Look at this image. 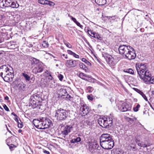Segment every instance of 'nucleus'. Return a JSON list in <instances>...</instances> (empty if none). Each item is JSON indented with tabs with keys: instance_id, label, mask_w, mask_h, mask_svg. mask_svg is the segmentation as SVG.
<instances>
[{
	"instance_id": "1",
	"label": "nucleus",
	"mask_w": 154,
	"mask_h": 154,
	"mask_svg": "<svg viewBox=\"0 0 154 154\" xmlns=\"http://www.w3.org/2000/svg\"><path fill=\"white\" fill-rule=\"evenodd\" d=\"M100 144L105 149H112L114 146V141L112 136L108 134H103L100 137Z\"/></svg>"
},
{
	"instance_id": "2",
	"label": "nucleus",
	"mask_w": 154,
	"mask_h": 154,
	"mask_svg": "<svg viewBox=\"0 0 154 154\" xmlns=\"http://www.w3.org/2000/svg\"><path fill=\"white\" fill-rule=\"evenodd\" d=\"M136 66L138 74L141 79L147 75V73L150 72L147 69L146 63H139L136 64Z\"/></svg>"
},
{
	"instance_id": "3",
	"label": "nucleus",
	"mask_w": 154,
	"mask_h": 154,
	"mask_svg": "<svg viewBox=\"0 0 154 154\" xmlns=\"http://www.w3.org/2000/svg\"><path fill=\"white\" fill-rule=\"evenodd\" d=\"M98 122L102 127L109 128L112 125V119L111 117L110 116L100 118L98 120Z\"/></svg>"
},
{
	"instance_id": "4",
	"label": "nucleus",
	"mask_w": 154,
	"mask_h": 154,
	"mask_svg": "<svg viewBox=\"0 0 154 154\" xmlns=\"http://www.w3.org/2000/svg\"><path fill=\"white\" fill-rule=\"evenodd\" d=\"M55 116L58 120L66 121L68 119V112L66 110L61 108L55 110Z\"/></svg>"
},
{
	"instance_id": "5",
	"label": "nucleus",
	"mask_w": 154,
	"mask_h": 154,
	"mask_svg": "<svg viewBox=\"0 0 154 154\" xmlns=\"http://www.w3.org/2000/svg\"><path fill=\"white\" fill-rule=\"evenodd\" d=\"M102 55L103 57L105 59L107 63L110 66H114L116 64V61L111 55L104 52L102 53Z\"/></svg>"
},
{
	"instance_id": "6",
	"label": "nucleus",
	"mask_w": 154,
	"mask_h": 154,
	"mask_svg": "<svg viewBox=\"0 0 154 154\" xmlns=\"http://www.w3.org/2000/svg\"><path fill=\"white\" fill-rule=\"evenodd\" d=\"M80 107V113L82 116L87 115L91 110L90 108L84 103H81Z\"/></svg>"
},
{
	"instance_id": "7",
	"label": "nucleus",
	"mask_w": 154,
	"mask_h": 154,
	"mask_svg": "<svg viewBox=\"0 0 154 154\" xmlns=\"http://www.w3.org/2000/svg\"><path fill=\"white\" fill-rule=\"evenodd\" d=\"M119 109L121 112H124L131 110V105L129 103L124 102L118 105Z\"/></svg>"
},
{
	"instance_id": "8",
	"label": "nucleus",
	"mask_w": 154,
	"mask_h": 154,
	"mask_svg": "<svg viewBox=\"0 0 154 154\" xmlns=\"http://www.w3.org/2000/svg\"><path fill=\"white\" fill-rule=\"evenodd\" d=\"M73 129V125L71 124L70 125H66V126H62L61 127V134L66 136Z\"/></svg>"
},
{
	"instance_id": "9",
	"label": "nucleus",
	"mask_w": 154,
	"mask_h": 154,
	"mask_svg": "<svg viewBox=\"0 0 154 154\" xmlns=\"http://www.w3.org/2000/svg\"><path fill=\"white\" fill-rule=\"evenodd\" d=\"M43 117H41L38 119H34L33 123L35 127L39 129H44Z\"/></svg>"
},
{
	"instance_id": "10",
	"label": "nucleus",
	"mask_w": 154,
	"mask_h": 154,
	"mask_svg": "<svg viewBox=\"0 0 154 154\" xmlns=\"http://www.w3.org/2000/svg\"><path fill=\"white\" fill-rule=\"evenodd\" d=\"M131 47L129 45H120L119 47V51L120 54L123 56L128 53L129 50Z\"/></svg>"
},
{
	"instance_id": "11",
	"label": "nucleus",
	"mask_w": 154,
	"mask_h": 154,
	"mask_svg": "<svg viewBox=\"0 0 154 154\" xmlns=\"http://www.w3.org/2000/svg\"><path fill=\"white\" fill-rule=\"evenodd\" d=\"M29 106L31 107L33 109L37 108L39 109H41V106L42 105L41 104V102L38 100H31L29 103Z\"/></svg>"
},
{
	"instance_id": "12",
	"label": "nucleus",
	"mask_w": 154,
	"mask_h": 154,
	"mask_svg": "<svg viewBox=\"0 0 154 154\" xmlns=\"http://www.w3.org/2000/svg\"><path fill=\"white\" fill-rule=\"evenodd\" d=\"M129 51L127 53L125 56L126 58L129 60L134 59L136 57L135 51L131 47Z\"/></svg>"
},
{
	"instance_id": "13",
	"label": "nucleus",
	"mask_w": 154,
	"mask_h": 154,
	"mask_svg": "<svg viewBox=\"0 0 154 154\" xmlns=\"http://www.w3.org/2000/svg\"><path fill=\"white\" fill-rule=\"evenodd\" d=\"M7 74L3 78V80L6 82H8L10 80V78L12 79L13 78L14 75L13 74L14 71L12 68L11 69H10L8 67V70H7Z\"/></svg>"
},
{
	"instance_id": "14",
	"label": "nucleus",
	"mask_w": 154,
	"mask_h": 154,
	"mask_svg": "<svg viewBox=\"0 0 154 154\" xmlns=\"http://www.w3.org/2000/svg\"><path fill=\"white\" fill-rule=\"evenodd\" d=\"M7 7H10L12 8H17L19 6L17 1L15 0H7L6 3Z\"/></svg>"
},
{
	"instance_id": "15",
	"label": "nucleus",
	"mask_w": 154,
	"mask_h": 154,
	"mask_svg": "<svg viewBox=\"0 0 154 154\" xmlns=\"http://www.w3.org/2000/svg\"><path fill=\"white\" fill-rule=\"evenodd\" d=\"M147 75H146L142 80L145 82H147L148 83L154 84V77H151V74L150 72L147 73Z\"/></svg>"
},
{
	"instance_id": "16",
	"label": "nucleus",
	"mask_w": 154,
	"mask_h": 154,
	"mask_svg": "<svg viewBox=\"0 0 154 154\" xmlns=\"http://www.w3.org/2000/svg\"><path fill=\"white\" fill-rule=\"evenodd\" d=\"M88 144V150L91 153H94L96 152L95 150L98 148L99 145L98 144L93 143L89 141Z\"/></svg>"
},
{
	"instance_id": "17",
	"label": "nucleus",
	"mask_w": 154,
	"mask_h": 154,
	"mask_svg": "<svg viewBox=\"0 0 154 154\" xmlns=\"http://www.w3.org/2000/svg\"><path fill=\"white\" fill-rule=\"evenodd\" d=\"M77 62L78 61L72 60H67L65 65L68 68L73 67L76 66Z\"/></svg>"
},
{
	"instance_id": "18",
	"label": "nucleus",
	"mask_w": 154,
	"mask_h": 154,
	"mask_svg": "<svg viewBox=\"0 0 154 154\" xmlns=\"http://www.w3.org/2000/svg\"><path fill=\"white\" fill-rule=\"evenodd\" d=\"M7 70L8 67L6 65H2L0 67V70L2 71L1 72V76L3 79L4 77L3 76V75H4V77L5 76L6 74H7Z\"/></svg>"
},
{
	"instance_id": "19",
	"label": "nucleus",
	"mask_w": 154,
	"mask_h": 154,
	"mask_svg": "<svg viewBox=\"0 0 154 154\" xmlns=\"http://www.w3.org/2000/svg\"><path fill=\"white\" fill-rule=\"evenodd\" d=\"M44 129L48 128L50 126L51 121L48 119L43 117Z\"/></svg>"
},
{
	"instance_id": "20",
	"label": "nucleus",
	"mask_w": 154,
	"mask_h": 154,
	"mask_svg": "<svg viewBox=\"0 0 154 154\" xmlns=\"http://www.w3.org/2000/svg\"><path fill=\"white\" fill-rule=\"evenodd\" d=\"M7 46L10 49H14L18 47L17 44L14 42H10L7 43Z\"/></svg>"
},
{
	"instance_id": "21",
	"label": "nucleus",
	"mask_w": 154,
	"mask_h": 154,
	"mask_svg": "<svg viewBox=\"0 0 154 154\" xmlns=\"http://www.w3.org/2000/svg\"><path fill=\"white\" fill-rule=\"evenodd\" d=\"M43 70V68L42 66H38L37 67H35L33 69V73L37 74L38 73L41 72Z\"/></svg>"
},
{
	"instance_id": "22",
	"label": "nucleus",
	"mask_w": 154,
	"mask_h": 154,
	"mask_svg": "<svg viewBox=\"0 0 154 154\" xmlns=\"http://www.w3.org/2000/svg\"><path fill=\"white\" fill-rule=\"evenodd\" d=\"M60 95H61L62 96H65L67 95V97H66L67 98H71V97L68 94L66 90L65 89H60Z\"/></svg>"
},
{
	"instance_id": "23",
	"label": "nucleus",
	"mask_w": 154,
	"mask_h": 154,
	"mask_svg": "<svg viewBox=\"0 0 154 154\" xmlns=\"http://www.w3.org/2000/svg\"><path fill=\"white\" fill-rule=\"evenodd\" d=\"M123 151L120 149H113L112 151V154H123Z\"/></svg>"
},
{
	"instance_id": "24",
	"label": "nucleus",
	"mask_w": 154,
	"mask_h": 154,
	"mask_svg": "<svg viewBox=\"0 0 154 154\" xmlns=\"http://www.w3.org/2000/svg\"><path fill=\"white\" fill-rule=\"evenodd\" d=\"M95 2L99 5H103L106 4V0H95Z\"/></svg>"
},
{
	"instance_id": "25",
	"label": "nucleus",
	"mask_w": 154,
	"mask_h": 154,
	"mask_svg": "<svg viewBox=\"0 0 154 154\" xmlns=\"http://www.w3.org/2000/svg\"><path fill=\"white\" fill-rule=\"evenodd\" d=\"M6 3L7 0H0V8H3L7 7Z\"/></svg>"
},
{
	"instance_id": "26",
	"label": "nucleus",
	"mask_w": 154,
	"mask_h": 154,
	"mask_svg": "<svg viewBox=\"0 0 154 154\" xmlns=\"http://www.w3.org/2000/svg\"><path fill=\"white\" fill-rule=\"evenodd\" d=\"M135 89L136 90V91L141 95L146 101H148V100L145 95L142 91L137 89L135 88Z\"/></svg>"
},
{
	"instance_id": "27",
	"label": "nucleus",
	"mask_w": 154,
	"mask_h": 154,
	"mask_svg": "<svg viewBox=\"0 0 154 154\" xmlns=\"http://www.w3.org/2000/svg\"><path fill=\"white\" fill-rule=\"evenodd\" d=\"M79 76L81 78L85 80H86V79H85V77L90 78L89 75H87L82 72L79 74Z\"/></svg>"
},
{
	"instance_id": "28",
	"label": "nucleus",
	"mask_w": 154,
	"mask_h": 154,
	"mask_svg": "<svg viewBox=\"0 0 154 154\" xmlns=\"http://www.w3.org/2000/svg\"><path fill=\"white\" fill-rule=\"evenodd\" d=\"M26 85L23 83H20L17 85L18 89L20 90H24Z\"/></svg>"
},
{
	"instance_id": "29",
	"label": "nucleus",
	"mask_w": 154,
	"mask_h": 154,
	"mask_svg": "<svg viewBox=\"0 0 154 154\" xmlns=\"http://www.w3.org/2000/svg\"><path fill=\"white\" fill-rule=\"evenodd\" d=\"M67 52L69 54L72 55L75 58H79V56L78 55L76 54L75 53L72 51H71L70 50H67Z\"/></svg>"
},
{
	"instance_id": "30",
	"label": "nucleus",
	"mask_w": 154,
	"mask_h": 154,
	"mask_svg": "<svg viewBox=\"0 0 154 154\" xmlns=\"http://www.w3.org/2000/svg\"><path fill=\"white\" fill-rule=\"evenodd\" d=\"M81 138L80 137H78L76 138H74L71 140L70 142L71 143H75L78 142H80L81 141Z\"/></svg>"
},
{
	"instance_id": "31",
	"label": "nucleus",
	"mask_w": 154,
	"mask_h": 154,
	"mask_svg": "<svg viewBox=\"0 0 154 154\" xmlns=\"http://www.w3.org/2000/svg\"><path fill=\"white\" fill-rule=\"evenodd\" d=\"M44 80V79H41V81L40 82V86L42 88H45L47 87V82L46 81L43 82H42V81Z\"/></svg>"
},
{
	"instance_id": "32",
	"label": "nucleus",
	"mask_w": 154,
	"mask_h": 154,
	"mask_svg": "<svg viewBox=\"0 0 154 154\" xmlns=\"http://www.w3.org/2000/svg\"><path fill=\"white\" fill-rule=\"evenodd\" d=\"M87 32L89 35L91 37H92L94 38H95L96 37V35L97 34V33L93 32L91 30H88Z\"/></svg>"
},
{
	"instance_id": "33",
	"label": "nucleus",
	"mask_w": 154,
	"mask_h": 154,
	"mask_svg": "<svg viewBox=\"0 0 154 154\" xmlns=\"http://www.w3.org/2000/svg\"><path fill=\"white\" fill-rule=\"evenodd\" d=\"M31 59H32V60H31V64L32 65L37 64L39 62V60H38L35 58L32 57Z\"/></svg>"
},
{
	"instance_id": "34",
	"label": "nucleus",
	"mask_w": 154,
	"mask_h": 154,
	"mask_svg": "<svg viewBox=\"0 0 154 154\" xmlns=\"http://www.w3.org/2000/svg\"><path fill=\"white\" fill-rule=\"evenodd\" d=\"M50 83L48 84L47 87L49 88H53L55 87V82L54 81L50 82Z\"/></svg>"
},
{
	"instance_id": "35",
	"label": "nucleus",
	"mask_w": 154,
	"mask_h": 154,
	"mask_svg": "<svg viewBox=\"0 0 154 154\" xmlns=\"http://www.w3.org/2000/svg\"><path fill=\"white\" fill-rule=\"evenodd\" d=\"M79 66L80 68L83 69L85 71H87V68L86 67V66L85 65H84L83 63H80L79 64Z\"/></svg>"
},
{
	"instance_id": "36",
	"label": "nucleus",
	"mask_w": 154,
	"mask_h": 154,
	"mask_svg": "<svg viewBox=\"0 0 154 154\" xmlns=\"http://www.w3.org/2000/svg\"><path fill=\"white\" fill-rule=\"evenodd\" d=\"M23 76L25 78L26 80L29 81L30 80V77L27 74L24 73H23Z\"/></svg>"
},
{
	"instance_id": "37",
	"label": "nucleus",
	"mask_w": 154,
	"mask_h": 154,
	"mask_svg": "<svg viewBox=\"0 0 154 154\" xmlns=\"http://www.w3.org/2000/svg\"><path fill=\"white\" fill-rule=\"evenodd\" d=\"M125 72L131 74H133L134 73V70L131 69H127Z\"/></svg>"
},
{
	"instance_id": "38",
	"label": "nucleus",
	"mask_w": 154,
	"mask_h": 154,
	"mask_svg": "<svg viewBox=\"0 0 154 154\" xmlns=\"http://www.w3.org/2000/svg\"><path fill=\"white\" fill-rule=\"evenodd\" d=\"M42 45L44 48L48 47L49 46V44L48 42L46 41H44L42 43Z\"/></svg>"
},
{
	"instance_id": "39",
	"label": "nucleus",
	"mask_w": 154,
	"mask_h": 154,
	"mask_svg": "<svg viewBox=\"0 0 154 154\" xmlns=\"http://www.w3.org/2000/svg\"><path fill=\"white\" fill-rule=\"evenodd\" d=\"M82 61L83 62H85L89 66H91V63L88 61L85 58H82Z\"/></svg>"
},
{
	"instance_id": "40",
	"label": "nucleus",
	"mask_w": 154,
	"mask_h": 154,
	"mask_svg": "<svg viewBox=\"0 0 154 154\" xmlns=\"http://www.w3.org/2000/svg\"><path fill=\"white\" fill-rule=\"evenodd\" d=\"M33 98L35 100H38L39 101L40 99L41 98L40 95L38 94L34 95Z\"/></svg>"
},
{
	"instance_id": "41",
	"label": "nucleus",
	"mask_w": 154,
	"mask_h": 154,
	"mask_svg": "<svg viewBox=\"0 0 154 154\" xmlns=\"http://www.w3.org/2000/svg\"><path fill=\"white\" fill-rule=\"evenodd\" d=\"M140 107V105L137 104L136 106L133 108V110L134 112H137L138 111L139 108Z\"/></svg>"
},
{
	"instance_id": "42",
	"label": "nucleus",
	"mask_w": 154,
	"mask_h": 154,
	"mask_svg": "<svg viewBox=\"0 0 154 154\" xmlns=\"http://www.w3.org/2000/svg\"><path fill=\"white\" fill-rule=\"evenodd\" d=\"M95 38L100 40H101L103 39V37L98 33H97L96 35Z\"/></svg>"
},
{
	"instance_id": "43",
	"label": "nucleus",
	"mask_w": 154,
	"mask_h": 154,
	"mask_svg": "<svg viewBox=\"0 0 154 154\" xmlns=\"http://www.w3.org/2000/svg\"><path fill=\"white\" fill-rule=\"evenodd\" d=\"M47 0H39L38 3L42 4H47Z\"/></svg>"
},
{
	"instance_id": "44",
	"label": "nucleus",
	"mask_w": 154,
	"mask_h": 154,
	"mask_svg": "<svg viewBox=\"0 0 154 154\" xmlns=\"http://www.w3.org/2000/svg\"><path fill=\"white\" fill-rule=\"evenodd\" d=\"M64 44L68 48H71L72 46L69 42H67L66 41H65L64 42Z\"/></svg>"
},
{
	"instance_id": "45",
	"label": "nucleus",
	"mask_w": 154,
	"mask_h": 154,
	"mask_svg": "<svg viewBox=\"0 0 154 154\" xmlns=\"http://www.w3.org/2000/svg\"><path fill=\"white\" fill-rule=\"evenodd\" d=\"M47 4L48 5L50 6H54L55 5L54 3L48 0L47 1Z\"/></svg>"
},
{
	"instance_id": "46",
	"label": "nucleus",
	"mask_w": 154,
	"mask_h": 154,
	"mask_svg": "<svg viewBox=\"0 0 154 154\" xmlns=\"http://www.w3.org/2000/svg\"><path fill=\"white\" fill-rule=\"evenodd\" d=\"M18 123V127L19 128H22L23 126V123L21 122H20V121L18 122H17Z\"/></svg>"
},
{
	"instance_id": "47",
	"label": "nucleus",
	"mask_w": 154,
	"mask_h": 154,
	"mask_svg": "<svg viewBox=\"0 0 154 154\" xmlns=\"http://www.w3.org/2000/svg\"><path fill=\"white\" fill-rule=\"evenodd\" d=\"M68 16L71 18V20H72L73 22L75 23H77V22H78L75 18L72 17V16L70 15H68Z\"/></svg>"
},
{
	"instance_id": "48",
	"label": "nucleus",
	"mask_w": 154,
	"mask_h": 154,
	"mask_svg": "<svg viewBox=\"0 0 154 154\" xmlns=\"http://www.w3.org/2000/svg\"><path fill=\"white\" fill-rule=\"evenodd\" d=\"M87 98L89 100H91V101H92L93 100V95L92 94L88 95Z\"/></svg>"
},
{
	"instance_id": "49",
	"label": "nucleus",
	"mask_w": 154,
	"mask_h": 154,
	"mask_svg": "<svg viewBox=\"0 0 154 154\" xmlns=\"http://www.w3.org/2000/svg\"><path fill=\"white\" fill-rule=\"evenodd\" d=\"M46 77H48V79L52 80L53 79V77L51 75V74L49 75H45Z\"/></svg>"
},
{
	"instance_id": "50",
	"label": "nucleus",
	"mask_w": 154,
	"mask_h": 154,
	"mask_svg": "<svg viewBox=\"0 0 154 154\" xmlns=\"http://www.w3.org/2000/svg\"><path fill=\"white\" fill-rule=\"evenodd\" d=\"M127 119L128 120V121H131V122H134L135 120H136V119L135 118H127Z\"/></svg>"
},
{
	"instance_id": "51",
	"label": "nucleus",
	"mask_w": 154,
	"mask_h": 154,
	"mask_svg": "<svg viewBox=\"0 0 154 154\" xmlns=\"http://www.w3.org/2000/svg\"><path fill=\"white\" fill-rule=\"evenodd\" d=\"M58 77L59 80L61 81L62 80L63 78V76L61 74H59L58 75Z\"/></svg>"
},
{
	"instance_id": "52",
	"label": "nucleus",
	"mask_w": 154,
	"mask_h": 154,
	"mask_svg": "<svg viewBox=\"0 0 154 154\" xmlns=\"http://www.w3.org/2000/svg\"><path fill=\"white\" fill-rule=\"evenodd\" d=\"M2 34H5V33L2 32L0 33V43H1L3 40V38L1 36L2 35H3Z\"/></svg>"
},
{
	"instance_id": "53",
	"label": "nucleus",
	"mask_w": 154,
	"mask_h": 154,
	"mask_svg": "<svg viewBox=\"0 0 154 154\" xmlns=\"http://www.w3.org/2000/svg\"><path fill=\"white\" fill-rule=\"evenodd\" d=\"M14 120L17 122V123L20 121V122H21V120L20 119V118H19L18 116H17L15 117L14 119Z\"/></svg>"
},
{
	"instance_id": "54",
	"label": "nucleus",
	"mask_w": 154,
	"mask_h": 154,
	"mask_svg": "<svg viewBox=\"0 0 154 154\" xmlns=\"http://www.w3.org/2000/svg\"><path fill=\"white\" fill-rule=\"evenodd\" d=\"M116 16H110V17H108L107 16L106 17L108 18V20H110L111 18L112 19V20H115V18H116Z\"/></svg>"
},
{
	"instance_id": "55",
	"label": "nucleus",
	"mask_w": 154,
	"mask_h": 154,
	"mask_svg": "<svg viewBox=\"0 0 154 154\" xmlns=\"http://www.w3.org/2000/svg\"><path fill=\"white\" fill-rule=\"evenodd\" d=\"M3 107L5 110H6L7 111H9V108L5 104H4V105L3 106Z\"/></svg>"
},
{
	"instance_id": "56",
	"label": "nucleus",
	"mask_w": 154,
	"mask_h": 154,
	"mask_svg": "<svg viewBox=\"0 0 154 154\" xmlns=\"http://www.w3.org/2000/svg\"><path fill=\"white\" fill-rule=\"evenodd\" d=\"M60 62L59 60H56L55 59L54 60V64H57V63H59Z\"/></svg>"
},
{
	"instance_id": "57",
	"label": "nucleus",
	"mask_w": 154,
	"mask_h": 154,
	"mask_svg": "<svg viewBox=\"0 0 154 154\" xmlns=\"http://www.w3.org/2000/svg\"><path fill=\"white\" fill-rule=\"evenodd\" d=\"M148 146L147 144H144V143H142V147H146Z\"/></svg>"
},
{
	"instance_id": "58",
	"label": "nucleus",
	"mask_w": 154,
	"mask_h": 154,
	"mask_svg": "<svg viewBox=\"0 0 154 154\" xmlns=\"http://www.w3.org/2000/svg\"><path fill=\"white\" fill-rule=\"evenodd\" d=\"M43 152L44 153H46L47 154H50V152L49 151H47L46 150H45L43 151Z\"/></svg>"
},
{
	"instance_id": "59",
	"label": "nucleus",
	"mask_w": 154,
	"mask_h": 154,
	"mask_svg": "<svg viewBox=\"0 0 154 154\" xmlns=\"http://www.w3.org/2000/svg\"><path fill=\"white\" fill-rule=\"evenodd\" d=\"M45 73L47 74L46 75H49L50 74H51V73L48 70H46L45 72Z\"/></svg>"
},
{
	"instance_id": "60",
	"label": "nucleus",
	"mask_w": 154,
	"mask_h": 154,
	"mask_svg": "<svg viewBox=\"0 0 154 154\" xmlns=\"http://www.w3.org/2000/svg\"><path fill=\"white\" fill-rule=\"evenodd\" d=\"M76 24L79 26L81 25V24L77 22V23H76Z\"/></svg>"
},
{
	"instance_id": "61",
	"label": "nucleus",
	"mask_w": 154,
	"mask_h": 154,
	"mask_svg": "<svg viewBox=\"0 0 154 154\" xmlns=\"http://www.w3.org/2000/svg\"><path fill=\"white\" fill-rule=\"evenodd\" d=\"M142 143H138V145L139 146H141L142 147Z\"/></svg>"
},
{
	"instance_id": "62",
	"label": "nucleus",
	"mask_w": 154,
	"mask_h": 154,
	"mask_svg": "<svg viewBox=\"0 0 154 154\" xmlns=\"http://www.w3.org/2000/svg\"><path fill=\"white\" fill-rule=\"evenodd\" d=\"M11 114L12 115H13L14 116H15V117H16L17 116V115H16V114H15L14 112H13L11 113Z\"/></svg>"
},
{
	"instance_id": "63",
	"label": "nucleus",
	"mask_w": 154,
	"mask_h": 154,
	"mask_svg": "<svg viewBox=\"0 0 154 154\" xmlns=\"http://www.w3.org/2000/svg\"><path fill=\"white\" fill-rule=\"evenodd\" d=\"M8 99H9V97L8 96H6L5 97V100H8Z\"/></svg>"
},
{
	"instance_id": "64",
	"label": "nucleus",
	"mask_w": 154,
	"mask_h": 154,
	"mask_svg": "<svg viewBox=\"0 0 154 154\" xmlns=\"http://www.w3.org/2000/svg\"><path fill=\"white\" fill-rule=\"evenodd\" d=\"M92 88V87L90 86H89L88 87V89H89V90L91 89Z\"/></svg>"
}]
</instances>
